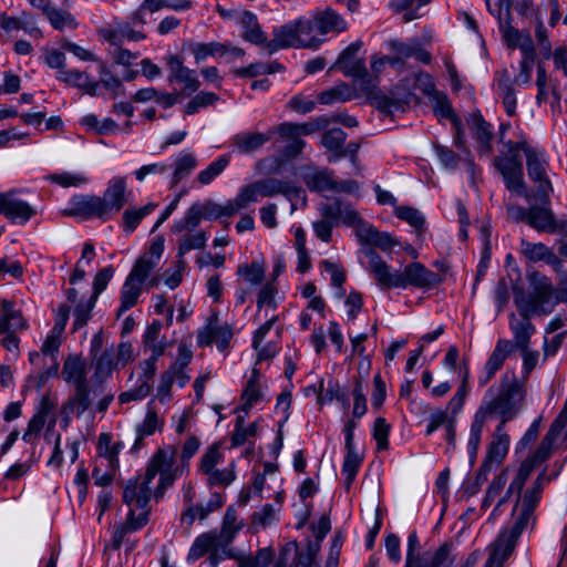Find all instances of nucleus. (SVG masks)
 Segmentation results:
<instances>
[{
	"mask_svg": "<svg viewBox=\"0 0 567 567\" xmlns=\"http://www.w3.org/2000/svg\"><path fill=\"white\" fill-rule=\"evenodd\" d=\"M176 453L177 449L174 445L158 449L152 456L145 474L127 482L123 492V502L128 506L134 504L137 509L143 512L135 516V511L130 509L124 525L125 532L137 530L147 523L148 512L145 508L152 496L150 485L155 476L159 474V482L155 491L156 498L162 497L165 489L176 480L178 472V467H174Z\"/></svg>",
	"mask_w": 567,
	"mask_h": 567,
	"instance_id": "nucleus-1",
	"label": "nucleus"
},
{
	"mask_svg": "<svg viewBox=\"0 0 567 567\" xmlns=\"http://www.w3.org/2000/svg\"><path fill=\"white\" fill-rule=\"evenodd\" d=\"M514 302L518 309L520 319L511 316V329L514 336L515 347L525 349L528 347L535 327L530 322L534 316H546L553 312L554 300L550 296V288L544 280L540 281L534 295H526L522 288L514 289Z\"/></svg>",
	"mask_w": 567,
	"mask_h": 567,
	"instance_id": "nucleus-2",
	"label": "nucleus"
},
{
	"mask_svg": "<svg viewBox=\"0 0 567 567\" xmlns=\"http://www.w3.org/2000/svg\"><path fill=\"white\" fill-rule=\"evenodd\" d=\"M367 256L369 258L368 270L382 289H405L409 286L429 289L442 281L440 275L427 269L421 262H412L403 271H392L390 266L374 250L367 251Z\"/></svg>",
	"mask_w": 567,
	"mask_h": 567,
	"instance_id": "nucleus-3",
	"label": "nucleus"
},
{
	"mask_svg": "<svg viewBox=\"0 0 567 567\" xmlns=\"http://www.w3.org/2000/svg\"><path fill=\"white\" fill-rule=\"evenodd\" d=\"M524 398L525 390L516 380L503 378L497 391L494 388L486 391L476 413L487 421L492 416H498L501 419L498 425L505 426L517 415Z\"/></svg>",
	"mask_w": 567,
	"mask_h": 567,
	"instance_id": "nucleus-4",
	"label": "nucleus"
},
{
	"mask_svg": "<svg viewBox=\"0 0 567 567\" xmlns=\"http://www.w3.org/2000/svg\"><path fill=\"white\" fill-rule=\"evenodd\" d=\"M61 375L66 383L74 386L73 393L61 409L62 414L65 416V424H68L71 414L80 417L92 405L86 362L79 355L70 354L63 363Z\"/></svg>",
	"mask_w": 567,
	"mask_h": 567,
	"instance_id": "nucleus-5",
	"label": "nucleus"
},
{
	"mask_svg": "<svg viewBox=\"0 0 567 567\" xmlns=\"http://www.w3.org/2000/svg\"><path fill=\"white\" fill-rule=\"evenodd\" d=\"M561 466L553 475H547L544 470L528 487L523 496H517L516 504L513 511V525L506 528L507 532L514 537H520L522 533L533 526L536 520L535 509L542 498V493L547 483L556 477Z\"/></svg>",
	"mask_w": 567,
	"mask_h": 567,
	"instance_id": "nucleus-6",
	"label": "nucleus"
},
{
	"mask_svg": "<svg viewBox=\"0 0 567 567\" xmlns=\"http://www.w3.org/2000/svg\"><path fill=\"white\" fill-rule=\"evenodd\" d=\"M507 153L494 158V166L503 176L508 190L522 195L527 202L532 200V193L524 182L523 164L519 156L520 142L505 143Z\"/></svg>",
	"mask_w": 567,
	"mask_h": 567,
	"instance_id": "nucleus-7",
	"label": "nucleus"
},
{
	"mask_svg": "<svg viewBox=\"0 0 567 567\" xmlns=\"http://www.w3.org/2000/svg\"><path fill=\"white\" fill-rule=\"evenodd\" d=\"M540 205L529 207L527 225L540 233L557 234L567 237V219H557L547 199L535 197Z\"/></svg>",
	"mask_w": 567,
	"mask_h": 567,
	"instance_id": "nucleus-8",
	"label": "nucleus"
},
{
	"mask_svg": "<svg viewBox=\"0 0 567 567\" xmlns=\"http://www.w3.org/2000/svg\"><path fill=\"white\" fill-rule=\"evenodd\" d=\"M520 150L524 151L526 156L527 173L532 182L536 184V194L532 197H540L547 199L553 193V185L547 176V163L542 157L538 151L527 145L526 142H520Z\"/></svg>",
	"mask_w": 567,
	"mask_h": 567,
	"instance_id": "nucleus-9",
	"label": "nucleus"
},
{
	"mask_svg": "<svg viewBox=\"0 0 567 567\" xmlns=\"http://www.w3.org/2000/svg\"><path fill=\"white\" fill-rule=\"evenodd\" d=\"M164 61L168 68L167 82L182 85L181 95L189 96L197 92L200 82L195 70L185 66L183 59L177 54H168L164 58Z\"/></svg>",
	"mask_w": 567,
	"mask_h": 567,
	"instance_id": "nucleus-10",
	"label": "nucleus"
},
{
	"mask_svg": "<svg viewBox=\"0 0 567 567\" xmlns=\"http://www.w3.org/2000/svg\"><path fill=\"white\" fill-rule=\"evenodd\" d=\"M130 193L127 192L126 178L122 176L112 177L102 196L100 203L106 220L111 219L114 214L121 212L127 202Z\"/></svg>",
	"mask_w": 567,
	"mask_h": 567,
	"instance_id": "nucleus-11",
	"label": "nucleus"
},
{
	"mask_svg": "<svg viewBox=\"0 0 567 567\" xmlns=\"http://www.w3.org/2000/svg\"><path fill=\"white\" fill-rule=\"evenodd\" d=\"M96 195H75L70 199L69 207L62 210L63 216L75 217L83 220L99 218L106 221V217Z\"/></svg>",
	"mask_w": 567,
	"mask_h": 567,
	"instance_id": "nucleus-12",
	"label": "nucleus"
},
{
	"mask_svg": "<svg viewBox=\"0 0 567 567\" xmlns=\"http://www.w3.org/2000/svg\"><path fill=\"white\" fill-rule=\"evenodd\" d=\"M0 214L11 223L27 224L37 210L25 200L17 197V190L0 193Z\"/></svg>",
	"mask_w": 567,
	"mask_h": 567,
	"instance_id": "nucleus-13",
	"label": "nucleus"
},
{
	"mask_svg": "<svg viewBox=\"0 0 567 567\" xmlns=\"http://www.w3.org/2000/svg\"><path fill=\"white\" fill-rule=\"evenodd\" d=\"M272 40L266 43V50L272 54L281 49L301 48L298 33L297 20L290 21L284 25L276 28L272 32Z\"/></svg>",
	"mask_w": 567,
	"mask_h": 567,
	"instance_id": "nucleus-14",
	"label": "nucleus"
},
{
	"mask_svg": "<svg viewBox=\"0 0 567 567\" xmlns=\"http://www.w3.org/2000/svg\"><path fill=\"white\" fill-rule=\"evenodd\" d=\"M518 537L504 529L494 544L484 567H504L505 560L512 555Z\"/></svg>",
	"mask_w": 567,
	"mask_h": 567,
	"instance_id": "nucleus-15",
	"label": "nucleus"
},
{
	"mask_svg": "<svg viewBox=\"0 0 567 567\" xmlns=\"http://www.w3.org/2000/svg\"><path fill=\"white\" fill-rule=\"evenodd\" d=\"M509 446V436L504 433V426L497 425L494 440L491 442L487 455L483 462V470H492L494 466L501 464L507 455Z\"/></svg>",
	"mask_w": 567,
	"mask_h": 567,
	"instance_id": "nucleus-16",
	"label": "nucleus"
},
{
	"mask_svg": "<svg viewBox=\"0 0 567 567\" xmlns=\"http://www.w3.org/2000/svg\"><path fill=\"white\" fill-rule=\"evenodd\" d=\"M260 197H272L278 194L285 195L290 200L299 198L303 193L300 187L293 183L276 178H267L256 182Z\"/></svg>",
	"mask_w": 567,
	"mask_h": 567,
	"instance_id": "nucleus-17",
	"label": "nucleus"
},
{
	"mask_svg": "<svg viewBox=\"0 0 567 567\" xmlns=\"http://www.w3.org/2000/svg\"><path fill=\"white\" fill-rule=\"evenodd\" d=\"M522 251L529 261H545L558 272L563 269L561 260L543 243H529L522 240Z\"/></svg>",
	"mask_w": 567,
	"mask_h": 567,
	"instance_id": "nucleus-18",
	"label": "nucleus"
},
{
	"mask_svg": "<svg viewBox=\"0 0 567 567\" xmlns=\"http://www.w3.org/2000/svg\"><path fill=\"white\" fill-rule=\"evenodd\" d=\"M56 79L70 86L78 87L92 96L96 95L100 86L99 81H94L87 73L79 70L65 69L63 71H58Z\"/></svg>",
	"mask_w": 567,
	"mask_h": 567,
	"instance_id": "nucleus-19",
	"label": "nucleus"
},
{
	"mask_svg": "<svg viewBox=\"0 0 567 567\" xmlns=\"http://www.w3.org/2000/svg\"><path fill=\"white\" fill-rule=\"evenodd\" d=\"M123 449L122 442H115L112 444V436L109 433H101L97 441V457L103 464L105 463V467L117 470L120 462H118V454L120 451Z\"/></svg>",
	"mask_w": 567,
	"mask_h": 567,
	"instance_id": "nucleus-20",
	"label": "nucleus"
},
{
	"mask_svg": "<svg viewBox=\"0 0 567 567\" xmlns=\"http://www.w3.org/2000/svg\"><path fill=\"white\" fill-rule=\"evenodd\" d=\"M219 544L220 542L217 538V535L212 533L202 534L195 539L194 544L192 545L189 553L187 555V560L189 563H194L205 554L214 551L210 555V564L215 565L217 560L216 551Z\"/></svg>",
	"mask_w": 567,
	"mask_h": 567,
	"instance_id": "nucleus-21",
	"label": "nucleus"
},
{
	"mask_svg": "<svg viewBox=\"0 0 567 567\" xmlns=\"http://www.w3.org/2000/svg\"><path fill=\"white\" fill-rule=\"evenodd\" d=\"M243 32L241 38L256 45H264L266 48L267 40L266 33L261 30L257 16L250 11H245L240 20Z\"/></svg>",
	"mask_w": 567,
	"mask_h": 567,
	"instance_id": "nucleus-22",
	"label": "nucleus"
},
{
	"mask_svg": "<svg viewBox=\"0 0 567 567\" xmlns=\"http://www.w3.org/2000/svg\"><path fill=\"white\" fill-rule=\"evenodd\" d=\"M27 322L20 311L14 310L12 302L2 300L0 313V333L8 331L23 330Z\"/></svg>",
	"mask_w": 567,
	"mask_h": 567,
	"instance_id": "nucleus-23",
	"label": "nucleus"
},
{
	"mask_svg": "<svg viewBox=\"0 0 567 567\" xmlns=\"http://www.w3.org/2000/svg\"><path fill=\"white\" fill-rule=\"evenodd\" d=\"M358 237L361 243L377 246L381 249H391L398 241H395L388 233L379 231L371 225H363L358 228Z\"/></svg>",
	"mask_w": 567,
	"mask_h": 567,
	"instance_id": "nucleus-24",
	"label": "nucleus"
},
{
	"mask_svg": "<svg viewBox=\"0 0 567 567\" xmlns=\"http://www.w3.org/2000/svg\"><path fill=\"white\" fill-rule=\"evenodd\" d=\"M162 328L163 323L159 320H153L143 336L145 348L151 350L154 357L163 355L167 347L166 338L161 337Z\"/></svg>",
	"mask_w": 567,
	"mask_h": 567,
	"instance_id": "nucleus-25",
	"label": "nucleus"
},
{
	"mask_svg": "<svg viewBox=\"0 0 567 567\" xmlns=\"http://www.w3.org/2000/svg\"><path fill=\"white\" fill-rule=\"evenodd\" d=\"M471 128L474 137L480 144V151L482 153H491L493 133L491 131V124L487 123L480 113H474L471 116Z\"/></svg>",
	"mask_w": 567,
	"mask_h": 567,
	"instance_id": "nucleus-26",
	"label": "nucleus"
},
{
	"mask_svg": "<svg viewBox=\"0 0 567 567\" xmlns=\"http://www.w3.org/2000/svg\"><path fill=\"white\" fill-rule=\"evenodd\" d=\"M312 20L320 38L332 31L341 32L346 30V22L332 10H326L315 16Z\"/></svg>",
	"mask_w": 567,
	"mask_h": 567,
	"instance_id": "nucleus-27",
	"label": "nucleus"
},
{
	"mask_svg": "<svg viewBox=\"0 0 567 567\" xmlns=\"http://www.w3.org/2000/svg\"><path fill=\"white\" fill-rule=\"evenodd\" d=\"M534 470H535V466L533 464H530V462H528L527 460H525L520 464L515 478L509 484L504 496L499 497L494 511H497L502 505L507 503V501L509 499V497L513 493H516L517 496H522L520 494H522L523 487Z\"/></svg>",
	"mask_w": 567,
	"mask_h": 567,
	"instance_id": "nucleus-28",
	"label": "nucleus"
},
{
	"mask_svg": "<svg viewBox=\"0 0 567 567\" xmlns=\"http://www.w3.org/2000/svg\"><path fill=\"white\" fill-rule=\"evenodd\" d=\"M162 425L163 423L156 411L147 410L144 421L136 426V439L132 446V452H138L143 446L144 439L152 435L156 430H161Z\"/></svg>",
	"mask_w": 567,
	"mask_h": 567,
	"instance_id": "nucleus-29",
	"label": "nucleus"
},
{
	"mask_svg": "<svg viewBox=\"0 0 567 567\" xmlns=\"http://www.w3.org/2000/svg\"><path fill=\"white\" fill-rule=\"evenodd\" d=\"M197 166V158L193 153H181L174 164L171 187H175L179 182L189 176Z\"/></svg>",
	"mask_w": 567,
	"mask_h": 567,
	"instance_id": "nucleus-30",
	"label": "nucleus"
},
{
	"mask_svg": "<svg viewBox=\"0 0 567 567\" xmlns=\"http://www.w3.org/2000/svg\"><path fill=\"white\" fill-rule=\"evenodd\" d=\"M270 140V133H241L234 137V145L241 153H252Z\"/></svg>",
	"mask_w": 567,
	"mask_h": 567,
	"instance_id": "nucleus-31",
	"label": "nucleus"
},
{
	"mask_svg": "<svg viewBox=\"0 0 567 567\" xmlns=\"http://www.w3.org/2000/svg\"><path fill=\"white\" fill-rule=\"evenodd\" d=\"M298 24V33H299V43L301 48L307 49H317L320 43L322 42V39L319 37L316 25L313 23L312 18L311 19H305L300 18L297 19Z\"/></svg>",
	"mask_w": 567,
	"mask_h": 567,
	"instance_id": "nucleus-32",
	"label": "nucleus"
},
{
	"mask_svg": "<svg viewBox=\"0 0 567 567\" xmlns=\"http://www.w3.org/2000/svg\"><path fill=\"white\" fill-rule=\"evenodd\" d=\"M156 205L153 203H148L143 207L136 208V207H128L124 210L123 217H122V226L123 230L126 234L133 233L142 219L150 215L154 209Z\"/></svg>",
	"mask_w": 567,
	"mask_h": 567,
	"instance_id": "nucleus-33",
	"label": "nucleus"
},
{
	"mask_svg": "<svg viewBox=\"0 0 567 567\" xmlns=\"http://www.w3.org/2000/svg\"><path fill=\"white\" fill-rule=\"evenodd\" d=\"M203 218L206 219L203 204L195 203L188 208L185 217L173 225L172 230L174 233L192 231L199 225Z\"/></svg>",
	"mask_w": 567,
	"mask_h": 567,
	"instance_id": "nucleus-34",
	"label": "nucleus"
},
{
	"mask_svg": "<svg viewBox=\"0 0 567 567\" xmlns=\"http://www.w3.org/2000/svg\"><path fill=\"white\" fill-rule=\"evenodd\" d=\"M142 285L143 284L130 277L126 278L121 291V307L117 311V316H121L137 303L142 292Z\"/></svg>",
	"mask_w": 567,
	"mask_h": 567,
	"instance_id": "nucleus-35",
	"label": "nucleus"
},
{
	"mask_svg": "<svg viewBox=\"0 0 567 567\" xmlns=\"http://www.w3.org/2000/svg\"><path fill=\"white\" fill-rule=\"evenodd\" d=\"M487 420H485L481 414H474L473 422L471 424L470 437L467 443L470 461L473 464L476 460L478 447L482 440L483 427Z\"/></svg>",
	"mask_w": 567,
	"mask_h": 567,
	"instance_id": "nucleus-36",
	"label": "nucleus"
},
{
	"mask_svg": "<svg viewBox=\"0 0 567 567\" xmlns=\"http://www.w3.org/2000/svg\"><path fill=\"white\" fill-rule=\"evenodd\" d=\"M334 177L333 173L324 169L312 175L307 176L306 184L310 190L315 192H333L334 190Z\"/></svg>",
	"mask_w": 567,
	"mask_h": 567,
	"instance_id": "nucleus-37",
	"label": "nucleus"
},
{
	"mask_svg": "<svg viewBox=\"0 0 567 567\" xmlns=\"http://www.w3.org/2000/svg\"><path fill=\"white\" fill-rule=\"evenodd\" d=\"M207 236L205 231L183 235L178 239L177 258L184 259V256L193 249H202L205 247Z\"/></svg>",
	"mask_w": 567,
	"mask_h": 567,
	"instance_id": "nucleus-38",
	"label": "nucleus"
},
{
	"mask_svg": "<svg viewBox=\"0 0 567 567\" xmlns=\"http://www.w3.org/2000/svg\"><path fill=\"white\" fill-rule=\"evenodd\" d=\"M260 399L261 392L258 384V372L254 370L241 394V410L248 412L251 409V406L256 404Z\"/></svg>",
	"mask_w": 567,
	"mask_h": 567,
	"instance_id": "nucleus-39",
	"label": "nucleus"
},
{
	"mask_svg": "<svg viewBox=\"0 0 567 567\" xmlns=\"http://www.w3.org/2000/svg\"><path fill=\"white\" fill-rule=\"evenodd\" d=\"M237 275L251 286H258L265 278V267L259 261L243 264L238 266Z\"/></svg>",
	"mask_w": 567,
	"mask_h": 567,
	"instance_id": "nucleus-40",
	"label": "nucleus"
},
{
	"mask_svg": "<svg viewBox=\"0 0 567 567\" xmlns=\"http://www.w3.org/2000/svg\"><path fill=\"white\" fill-rule=\"evenodd\" d=\"M228 44L219 42L196 43L192 47V52L196 62L204 61L209 55L223 56L227 54Z\"/></svg>",
	"mask_w": 567,
	"mask_h": 567,
	"instance_id": "nucleus-41",
	"label": "nucleus"
},
{
	"mask_svg": "<svg viewBox=\"0 0 567 567\" xmlns=\"http://www.w3.org/2000/svg\"><path fill=\"white\" fill-rule=\"evenodd\" d=\"M353 99V93L347 84H340L319 94L318 101L321 104H333L336 102H347Z\"/></svg>",
	"mask_w": 567,
	"mask_h": 567,
	"instance_id": "nucleus-42",
	"label": "nucleus"
},
{
	"mask_svg": "<svg viewBox=\"0 0 567 567\" xmlns=\"http://www.w3.org/2000/svg\"><path fill=\"white\" fill-rule=\"evenodd\" d=\"M371 103L382 113L391 115L396 111L401 110L399 101L393 100L385 95L382 91L373 89L369 92Z\"/></svg>",
	"mask_w": 567,
	"mask_h": 567,
	"instance_id": "nucleus-43",
	"label": "nucleus"
},
{
	"mask_svg": "<svg viewBox=\"0 0 567 567\" xmlns=\"http://www.w3.org/2000/svg\"><path fill=\"white\" fill-rule=\"evenodd\" d=\"M431 0H391L390 7L395 12H402L405 11L403 16L404 22H410L414 19L419 18V14L416 13V10L430 3Z\"/></svg>",
	"mask_w": 567,
	"mask_h": 567,
	"instance_id": "nucleus-44",
	"label": "nucleus"
},
{
	"mask_svg": "<svg viewBox=\"0 0 567 567\" xmlns=\"http://www.w3.org/2000/svg\"><path fill=\"white\" fill-rule=\"evenodd\" d=\"M512 351L513 343L509 340L501 339L497 341L496 347L485 364L498 371Z\"/></svg>",
	"mask_w": 567,
	"mask_h": 567,
	"instance_id": "nucleus-45",
	"label": "nucleus"
},
{
	"mask_svg": "<svg viewBox=\"0 0 567 567\" xmlns=\"http://www.w3.org/2000/svg\"><path fill=\"white\" fill-rule=\"evenodd\" d=\"M206 219L207 220H214L221 217H230L238 213L236 206L234 205L233 200H228L226 204L220 205L213 200H206L203 204Z\"/></svg>",
	"mask_w": 567,
	"mask_h": 567,
	"instance_id": "nucleus-46",
	"label": "nucleus"
},
{
	"mask_svg": "<svg viewBox=\"0 0 567 567\" xmlns=\"http://www.w3.org/2000/svg\"><path fill=\"white\" fill-rule=\"evenodd\" d=\"M284 70V65L278 62L271 63H252L246 68H241L235 71L238 76H248L254 78L261 74H272L276 72H281Z\"/></svg>",
	"mask_w": 567,
	"mask_h": 567,
	"instance_id": "nucleus-47",
	"label": "nucleus"
},
{
	"mask_svg": "<svg viewBox=\"0 0 567 567\" xmlns=\"http://www.w3.org/2000/svg\"><path fill=\"white\" fill-rule=\"evenodd\" d=\"M239 528L240 526L237 524V516L235 509L228 507L224 516L221 530L217 538L219 539L220 543L229 544L234 539Z\"/></svg>",
	"mask_w": 567,
	"mask_h": 567,
	"instance_id": "nucleus-48",
	"label": "nucleus"
},
{
	"mask_svg": "<svg viewBox=\"0 0 567 567\" xmlns=\"http://www.w3.org/2000/svg\"><path fill=\"white\" fill-rule=\"evenodd\" d=\"M361 462H362V457L355 451V449L347 450V454L344 456V461H343V465H342V473L346 476L347 488H349L350 485L352 484V482L354 481L358 470L361 465Z\"/></svg>",
	"mask_w": 567,
	"mask_h": 567,
	"instance_id": "nucleus-49",
	"label": "nucleus"
},
{
	"mask_svg": "<svg viewBox=\"0 0 567 567\" xmlns=\"http://www.w3.org/2000/svg\"><path fill=\"white\" fill-rule=\"evenodd\" d=\"M430 97L433 103L434 114L439 118H450L452 123L454 122V118H458L454 114L451 103L444 93L433 90V93L430 95Z\"/></svg>",
	"mask_w": 567,
	"mask_h": 567,
	"instance_id": "nucleus-50",
	"label": "nucleus"
},
{
	"mask_svg": "<svg viewBox=\"0 0 567 567\" xmlns=\"http://www.w3.org/2000/svg\"><path fill=\"white\" fill-rule=\"evenodd\" d=\"M45 18L49 20L50 24L55 30H63L65 27L75 29L78 23L75 22L73 16L68 11L61 10L53 6L49 12L45 14Z\"/></svg>",
	"mask_w": 567,
	"mask_h": 567,
	"instance_id": "nucleus-51",
	"label": "nucleus"
},
{
	"mask_svg": "<svg viewBox=\"0 0 567 567\" xmlns=\"http://www.w3.org/2000/svg\"><path fill=\"white\" fill-rule=\"evenodd\" d=\"M155 267L156 260L148 255H143L136 260L127 277L143 284Z\"/></svg>",
	"mask_w": 567,
	"mask_h": 567,
	"instance_id": "nucleus-52",
	"label": "nucleus"
},
{
	"mask_svg": "<svg viewBox=\"0 0 567 567\" xmlns=\"http://www.w3.org/2000/svg\"><path fill=\"white\" fill-rule=\"evenodd\" d=\"M50 182L61 187H79L89 182L87 177L82 173L62 172L51 174L47 177Z\"/></svg>",
	"mask_w": 567,
	"mask_h": 567,
	"instance_id": "nucleus-53",
	"label": "nucleus"
},
{
	"mask_svg": "<svg viewBox=\"0 0 567 567\" xmlns=\"http://www.w3.org/2000/svg\"><path fill=\"white\" fill-rule=\"evenodd\" d=\"M507 472L503 471L492 481L482 502V508H488L493 502L501 496L505 485L507 484Z\"/></svg>",
	"mask_w": 567,
	"mask_h": 567,
	"instance_id": "nucleus-54",
	"label": "nucleus"
},
{
	"mask_svg": "<svg viewBox=\"0 0 567 567\" xmlns=\"http://www.w3.org/2000/svg\"><path fill=\"white\" fill-rule=\"evenodd\" d=\"M229 158L225 155L218 157L215 162L197 175V181L203 185L212 183L227 167Z\"/></svg>",
	"mask_w": 567,
	"mask_h": 567,
	"instance_id": "nucleus-55",
	"label": "nucleus"
},
{
	"mask_svg": "<svg viewBox=\"0 0 567 567\" xmlns=\"http://www.w3.org/2000/svg\"><path fill=\"white\" fill-rule=\"evenodd\" d=\"M260 197L256 182L244 186L237 196L231 199L237 210L248 207L250 204L258 202Z\"/></svg>",
	"mask_w": 567,
	"mask_h": 567,
	"instance_id": "nucleus-56",
	"label": "nucleus"
},
{
	"mask_svg": "<svg viewBox=\"0 0 567 567\" xmlns=\"http://www.w3.org/2000/svg\"><path fill=\"white\" fill-rule=\"evenodd\" d=\"M347 133L341 128H331L323 133L321 144L329 151L339 153L343 150Z\"/></svg>",
	"mask_w": 567,
	"mask_h": 567,
	"instance_id": "nucleus-57",
	"label": "nucleus"
},
{
	"mask_svg": "<svg viewBox=\"0 0 567 567\" xmlns=\"http://www.w3.org/2000/svg\"><path fill=\"white\" fill-rule=\"evenodd\" d=\"M395 215L398 218L405 220L417 231H421L425 225V218L422 213L413 207L401 206L396 207Z\"/></svg>",
	"mask_w": 567,
	"mask_h": 567,
	"instance_id": "nucleus-58",
	"label": "nucleus"
},
{
	"mask_svg": "<svg viewBox=\"0 0 567 567\" xmlns=\"http://www.w3.org/2000/svg\"><path fill=\"white\" fill-rule=\"evenodd\" d=\"M497 86L506 114L508 116L515 115L517 101L514 87L508 80L499 81Z\"/></svg>",
	"mask_w": 567,
	"mask_h": 567,
	"instance_id": "nucleus-59",
	"label": "nucleus"
},
{
	"mask_svg": "<svg viewBox=\"0 0 567 567\" xmlns=\"http://www.w3.org/2000/svg\"><path fill=\"white\" fill-rule=\"evenodd\" d=\"M420 542L417 534L412 532L408 537L406 561L404 567H426L419 554Z\"/></svg>",
	"mask_w": 567,
	"mask_h": 567,
	"instance_id": "nucleus-60",
	"label": "nucleus"
},
{
	"mask_svg": "<svg viewBox=\"0 0 567 567\" xmlns=\"http://www.w3.org/2000/svg\"><path fill=\"white\" fill-rule=\"evenodd\" d=\"M218 100V95L213 92H200L187 103L185 113L188 115L195 114L200 109L213 105Z\"/></svg>",
	"mask_w": 567,
	"mask_h": 567,
	"instance_id": "nucleus-61",
	"label": "nucleus"
},
{
	"mask_svg": "<svg viewBox=\"0 0 567 567\" xmlns=\"http://www.w3.org/2000/svg\"><path fill=\"white\" fill-rule=\"evenodd\" d=\"M319 551V542L308 540L305 550H297L293 567H311Z\"/></svg>",
	"mask_w": 567,
	"mask_h": 567,
	"instance_id": "nucleus-62",
	"label": "nucleus"
},
{
	"mask_svg": "<svg viewBox=\"0 0 567 567\" xmlns=\"http://www.w3.org/2000/svg\"><path fill=\"white\" fill-rule=\"evenodd\" d=\"M223 455L219 451V444L214 443L202 456L199 470L205 475L215 470V466L221 461Z\"/></svg>",
	"mask_w": 567,
	"mask_h": 567,
	"instance_id": "nucleus-63",
	"label": "nucleus"
},
{
	"mask_svg": "<svg viewBox=\"0 0 567 567\" xmlns=\"http://www.w3.org/2000/svg\"><path fill=\"white\" fill-rule=\"evenodd\" d=\"M275 553L271 548H261L256 556H249L243 560L241 567H268L272 561Z\"/></svg>",
	"mask_w": 567,
	"mask_h": 567,
	"instance_id": "nucleus-64",
	"label": "nucleus"
}]
</instances>
